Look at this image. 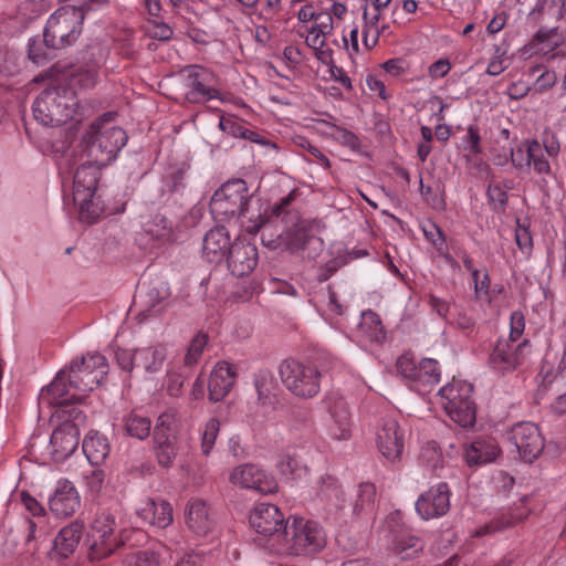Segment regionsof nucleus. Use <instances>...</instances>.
Instances as JSON below:
<instances>
[{
	"mask_svg": "<svg viewBox=\"0 0 566 566\" xmlns=\"http://www.w3.org/2000/svg\"><path fill=\"white\" fill-rule=\"evenodd\" d=\"M167 357V349L163 345L136 349V367H142L149 374L159 371Z\"/></svg>",
	"mask_w": 566,
	"mask_h": 566,
	"instance_id": "nucleus-40",
	"label": "nucleus"
},
{
	"mask_svg": "<svg viewBox=\"0 0 566 566\" xmlns=\"http://www.w3.org/2000/svg\"><path fill=\"white\" fill-rule=\"evenodd\" d=\"M472 280L474 282V293L475 297L478 300H486L488 302H491L490 296V276L488 272H485L481 276L480 271H473Z\"/></svg>",
	"mask_w": 566,
	"mask_h": 566,
	"instance_id": "nucleus-58",
	"label": "nucleus"
},
{
	"mask_svg": "<svg viewBox=\"0 0 566 566\" xmlns=\"http://www.w3.org/2000/svg\"><path fill=\"white\" fill-rule=\"evenodd\" d=\"M83 140L86 159L78 166L76 175L95 174L108 166L126 145L127 135L122 128L99 118L90 126Z\"/></svg>",
	"mask_w": 566,
	"mask_h": 566,
	"instance_id": "nucleus-1",
	"label": "nucleus"
},
{
	"mask_svg": "<svg viewBox=\"0 0 566 566\" xmlns=\"http://www.w3.org/2000/svg\"><path fill=\"white\" fill-rule=\"evenodd\" d=\"M220 430V421L217 418L209 419L201 431V451L208 455L216 443Z\"/></svg>",
	"mask_w": 566,
	"mask_h": 566,
	"instance_id": "nucleus-51",
	"label": "nucleus"
},
{
	"mask_svg": "<svg viewBox=\"0 0 566 566\" xmlns=\"http://www.w3.org/2000/svg\"><path fill=\"white\" fill-rule=\"evenodd\" d=\"M473 387L463 380L447 384L439 390L441 406L448 416L461 427H471L475 422V403L472 400Z\"/></svg>",
	"mask_w": 566,
	"mask_h": 566,
	"instance_id": "nucleus-7",
	"label": "nucleus"
},
{
	"mask_svg": "<svg viewBox=\"0 0 566 566\" xmlns=\"http://www.w3.org/2000/svg\"><path fill=\"white\" fill-rule=\"evenodd\" d=\"M230 481L237 486L255 490L262 494L274 493L277 490V483L273 476L252 463L235 467L230 474Z\"/></svg>",
	"mask_w": 566,
	"mask_h": 566,
	"instance_id": "nucleus-21",
	"label": "nucleus"
},
{
	"mask_svg": "<svg viewBox=\"0 0 566 566\" xmlns=\"http://www.w3.org/2000/svg\"><path fill=\"white\" fill-rule=\"evenodd\" d=\"M128 566H159L157 554L150 551H138L126 559Z\"/></svg>",
	"mask_w": 566,
	"mask_h": 566,
	"instance_id": "nucleus-59",
	"label": "nucleus"
},
{
	"mask_svg": "<svg viewBox=\"0 0 566 566\" xmlns=\"http://www.w3.org/2000/svg\"><path fill=\"white\" fill-rule=\"evenodd\" d=\"M381 67L391 76H400L409 70L408 62L399 57L387 60L381 64Z\"/></svg>",
	"mask_w": 566,
	"mask_h": 566,
	"instance_id": "nucleus-64",
	"label": "nucleus"
},
{
	"mask_svg": "<svg viewBox=\"0 0 566 566\" xmlns=\"http://www.w3.org/2000/svg\"><path fill=\"white\" fill-rule=\"evenodd\" d=\"M279 375L285 388L297 398L311 399L321 391L322 374L311 361L284 359L279 366Z\"/></svg>",
	"mask_w": 566,
	"mask_h": 566,
	"instance_id": "nucleus-6",
	"label": "nucleus"
},
{
	"mask_svg": "<svg viewBox=\"0 0 566 566\" xmlns=\"http://www.w3.org/2000/svg\"><path fill=\"white\" fill-rule=\"evenodd\" d=\"M392 532V551L401 559H410L422 551L423 544L421 539L412 535L407 530H396Z\"/></svg>",
	"mask_w": 566,
	"mask_h": 566,
	"instance_id": "nucleus-36",
	"label": "nucleus"
},
{
	"mask_svg": "<svg viewBox=\"0 0 566 566\" xmlns=\"http://www.w3.org/2000/svg\"><path fill=\"white\" fill-rule=\"evenodd\" d=\"M32 109L34 118L44 126H57L82 119L76 97L69 94L60 81L50 84L36 97Z\"/></svg>",
	"mask_w": 566,
	"mask_h": 566,
	"instance_id": "nucleus-4",
	"label": "nucleus"
},
{
	"mask_svg": "<svg viewBox=\"0 0 566 566\" xmlns=\"http://www.w3.org/2000/svg\"><path fill=\"white\" fill-rule=\"evenodd\" d=\"M564 41V35L558 28H541L531 41L523 46L522 55L525 59L537 56L548 61L558 56H566V53L559 50Z\"/></svg>",
	"mask_w": 566,
	"mask_h": 566,
	"instance_id": "nucleus-19",
	"label": "nucleus"
},
{
	"mask_svg": "<svg viewBox=\"0 0 566 566\" xmlns=\"http://www.w3.org/2000/svg\"><path fill=\"white\" fill-rule=\"evenodd\" d=\"M419 458L426 467L432 470H437L442 467V453L436 441H427L423 443Z\"/></svg>",
	"mask_w": 566,
	"mask_h": 566,
	"instance_id": "nucleus-50",
	"label": "nucleus"
},
{
	"mask_svg": "<svg viewBox=\"0 0 566 566\" xmlns=\"http://www.w3.org/2000/svg\"><path fill=\"white\" fill-rule=\"evenodd\" d=\"M175 423V412L165 411L157 418L153 431L155 454L158 463L165 468L171 465L177 455V436L174 429Z\"/></svg>",
	"mask_w": 566,
	"mask_h": 566,
	"instance_id": "nucleus-15",
	"label": "nucleus"
},
{
	"mask_svg": "<svg viewBox=\"0 0 566 566\" xmlns=\"http://www.w3.org/2000/svg\"><path fill=\"white\" fill-rule=\"evenodd\" d=\"M510 186L504 182V179H491L488 186V197L493 205L494 210H503L507 201L506 189Z\"/></svg>",
	"mask_w": 566,
	"mask_h": 566,
	"instance_id": "nucleus-49",
	"label": "nucleus"
},
{
	"mask_svg": "<svg viewBox=\"0 0 566 566\" xmlns=\"http://www.w3.org/2000/svg\"><path fill=\"white\" fill-rule=\"evenodd\" d=\"M537 10L543 15H547L557 21L564 17V0H539Z\"/></svg>",
	"mask_w": 566,
	"mask_h": 566,
	"instance_id": "nucleus-56",
	"label": "nucleus"
},
{
	"mask_svg": "<svg viewBox=\"0 0 566 566\" xmlns=\"http://www.w3.org/2000/svg\"><path fill=\"white\" fill-rule=\"evenodd\" d=\"M29 59L38 65L48 61L49 52L43 48L40 40L29 41Z\"/></svg>",
	"mask_w": 566,
	"mask_h": 566,
	"instance_id": "nucleus-63",
	"label": "nucleus"
},
{
	"mask_svg": "<svg viewBox=\"0 0 566 566\" xmlns=\"http://www.w3.org/2000/svg\"><path fill=\"white\" fill-rule=\"evenodd\" d=\"M169 289L166 283L157 282L151 286L147 296V308L143 312L146 316L159 314L168 304Z\"/></svg>",
	"mask_w": 566,
	"mask_h": 566,
	"instance_id": "nucleus-43",
	"label": "nucleus"
},
{
	"mask_svg": "<svg viewBox=\"0 0 566 566\" xmlns=\"http://www.w3.org/2000/svg\"><path fill=\"white\" fill-rule=\"evenodd\" d=\"M250 201L249 189L244 179H228L217 189L210 201L212 214L226 220L234 216H244Z\"/></svg>",
	"mask_w": 566,
	"mask_h": 566,
	"instance_id": "nucleus-10",
	"label": "nucleus"
},
{
	"mask_svg": "<svg viewBox=\"0 0 566 566\" xmlns=\"http://www.w3.org/2000/svg\"><path fill=\"white\" fill-rule=\"evenodd\" d=\"M277 468L283 475L292 480L301 479L307 473V468L302 464L301 460L290 453L280 457Z\"/></svg>",
	"mask_w": 566,
	"mask_h": 566,
	"instance_id": "nucleus-46",
	"label": "nucleus"
},
{
	"mask_svg": "<svg viewBox=\"0 0 566 566\" xmlns=\"http://www.w3.org/2000/svg\"><path fill=\"white\" fill-rule=\"evenodd\" d=\"M107 360L98 353H88L81 359H73L67 368V380L71 388L78 391L84 399L87 392L95 389L107 375Z\"/></svg>",
	"mask_w": 566,
	"mask_h": 566,
	"instance_id": "nucleus-8",
	"label": "nucleus"
},
{
	"mask_svg": "<svg viewBox=\"0 0 566 566\" xmlns=\"http://www.w3.org/2000/svg\"><path fill=\"white\" fill-rule=\"evenodd\" d=\"M116 517L111 512L96 515L87 534L90 558L101 560L111 556L123 541L116 535Z\"/></svg>",
	"mask_w": 566,
	"mask_h": 566,
	"instance_id": "nucleus-12",
	"label": "nucleus"
},
{
	"mask_svg": "<svg viewBox=\"0 0 566 566\" xmlns=\"http://www.w3.org/2000/svg\"><path fill=\"white\" fill-rule=\"evenodd\" d=\"M527 514L528 511L523 507V502H521L518 506L501 511L489 523L476 527L472 533V537L495 535L524 520Z\"/></svg>",
	"mask_w": 566,
	"mask_h": 566,
	"instance_id": "nucleus-30",
	"label": "nucleus"
},
{
	"mask_svg": "<svg viewBox=\"0 0 566 566\" xmlns=\"http://www.w3.org/2000/svg\"><path fill=\"white\" fill-rule=\"evenodd\" d=\"M510 441L525 462H533L544 450V439L533 422H518L509 433Z\"/></svg>",
	"mask_w": 566,
	"mask_h": 566,
	"instance_id": "nucleus-18",
	"label": "nucleus"
},
{
	"mask_svg": "<svg viewBox=\"0 0 566 566\" xmlns=\"http://www.w3.org/2000/svg\"><path fill=\"white\" fill-rule=\"evenodd\" d=\"M208 344V336L205 334H198L196 335L187 350V354L185 356V364L187 366H192L197 364L203 353L205 347Z\"/></svg>",
	"mask_w": 566,
	"mask_h": 566,
	"instance_id": "nucleus-54",
	"label": "nucleus"
},
{
	"mask_svg": "<svg viewBox=\"0 0 566 566\" xmlns=\"http://www.w3.org/2000/svg\"><path fill=\"white\" fill-rule=\"evenodd\" d=\"M109 443L105 436L90 431L83 441V452L92 465L102 464L109 454Z\"/></svg>",
	"mask_w": 566,
	"mask_h": 566,
	"instance_id": "nucleus-37",
	"label": "nucleus"
},
{
	"mask_svg": "<svg viewBox=\"0 0 566 566\" xmlns=\"http://www.w3.org/2000/svg\"><path fill=\"white\" fill-rule=\"evenodd\" d=\"M525 329V317L521 311H514L510 316V335L506 340L517 344Z\"/></svg>",
	"mask_w": 566,
	"mask_h": 566,
	"instance_id": "nucleus-57",
	"label": "nucleus"
},
{
	"mask_svg": "<svg viewBox=\"0 0 566 566\" xmlns=\"http://www.w3.org/2000/svg\"><path fill=\"white\" fill-rule=\"evenodd\" d=\"M118 429L127 437L143 441L150 434L151 420L134 410L123 417Z\"/></svg>",
	"mask_w": 566,
	"mask_h": 566,
	"instance_id": "nucleus-38",
	"label": "nucleus"
},
{
	"mask_svg": "<svg viewBox=\"0 0 566 566\" xmlns=\"http://www.w3.org/2000/svg\"><path fill=\"white\" fill-rule=\"evenodd\" d=\"M39 400L41 405L65 406L74 402H81L83 398L71 388L67 380V369L60 370L52 382L40 392Z\"/></svg>",
	"mask_w": 566,
	"mask_h": 566,
	"instance_id": "nucleus-25",
	"label": "nucleus"
},
{
	"mask_svg": "<svg viewBox=\"0 0 566 566\" xmlns=\"http://www.w3.org/2000/svg\"><path fill=\"white\" fill-rule=\"evenodd\" d=\"M530 340L523 339L517 344L500 338L496 340L488 358L489 367L500 374L516 369L525 359V349Z\"/></svg>",
	"mask_w": 566,
	"mask_h": 566,
	"instance_id": "nucleus-17",
	"label": "nucleus"
},
{
	"mask_svg": "<svg viewBox=\"0 0 566 566\" xmlns=\"http://www.w3.org/2000/svg\"><path fill=\"white\" fill-rule=\"evenodd\" d=\"M396 369L406 385L420 395L429 392L441 378L439 363L432 358L416 361L409 354H403L397 359Z\"/></svg>",
	"mask_w": 566,
	"mask_h": 566,
	"instance_id": "nucleus-9",
	"label": "nucleus"
},
{
	"mask_svg": "<svg viewBox=\"0 0 566 566\" xmlns=\"http://www.w3.org/2000/svg\"><path fill=\"white\" fill-rule=\"evenodd\" d=\"M84 531V525L73 522L63 527L54 539L55 551L63 557L71 555L77 547Z\"/></svg>",
	"mask_w": 566,
	"mask_h": 566,
	"instance_id": "nucleus-39",
	"label": "nucleus"
},
{
	"mask_svg": "<svg viewBox=\"0 0 566 566\" xmlns=\"http://www.w3.org/2000/svg\"><path fill=\"white\" fill-rule=\"evenodd\" d=\"M376 495V488L371 483H361L358 488L357 500L354 505V512L359 514L360 512L369 509Z\"/></svg>",
	"mask_w": 566,
	"mask_h": 566,
	"instance_id": "nucleus-53",
	"label": "nucleus"
},
{
	"mask_svg": "<svg viewBox=\"0 0 566 566\" xmlns=\"http://www.w3.org/2000/svg\"><path fill=\"white\" fill-rule=\"evenodd\" d=\"M501 449L492 438H479L464 448V459L470 467L484 465L495 461Z\"/></svg>",
	"mask_w": 566,
	"mask_h": 566,
	"instance_id": "nucleus-31",
	"label": "nucleus"
},
{
	"mask_svg": "<svg viewBox=\"0 0 566 566\" xmlns=\"http://www.w3.org/2000/svg\"><path fill=\"white\" fill-rule=\"evenodd\" d=\"M297 20L303 24L312 23L306 28L305 43L322 64L329 65L333 62V45L337 44L333 18L329 13L318 12L313 4L306 3L297 11Z\"/></svg>",
	"mask_w": 566,
	"mask_h": 566,
	"instance_id": "nucleus-5",
	"label": "nucleus"
},
{
	"mask_svg": "<svg viewBox=\"0 0 566 566\" xmlns=\"http://www.w3.org/2000/svg\"><path fill=\"white\" fill-rule=\"evenodd\" d=\"M230 247V235L226 228H213L203 238L202 256L210 263H219L229 253Z\"/></svg>",
	"mask_w": 566,
	"mask_h": 566,
	"instance_id": "nucleus-32",
	"label": "nucleus"
},
{
	"mask_svg": "<svg viewBox=\"0 0 566 566\" xmlns=\"http://www.w3.org/2000/svg\"><path fill=\"white\" fill-rule=\"evenodd\" d=\"M451 491L446 482H439L420 494L416 501V512L422 520L444 516L450 510Z\"/></svg>",
	"mask_w": 566,
	"mask_h": 566,
	"instance_id": "nucleus-20",
	"label": "nucleus"
},
{
	"mask_svg": "<svg viewBox=\"0 0 566 566\" xmlns=\"http://www.w3.org/2000/svg\"><path fill=\"white\" fill-rule=\"evenodd\" d=\"M97 80V65L91 64L87 66H78L67 71L63 76V82H66L64 86L69 94H73L74 97L76 92L80 90L91 88L95 85Z\"/></svg>",
	"mask_w": 566,
	"mask_h": 566,
	"instance_id": "nucleus-35",
	"label": "nucleus"
},
{
	"mask_svg": "<svg viewBox=\"0 0 566 566\" xmlns=\"http://www.w3.org/2000/svg\"><path fill=\"white\" fill-rule=\"evenodd\" d=\"M515 241L518 249L528 254L533 249V238L527 226L517 222L515 229Z\"/></svg>",
	"mask_w": 566,
	"mask_h": 566,
	"instance_id": "nucleus-60",
	"label": "nucleus"
},
{
	"mask_svg": "<svg viewBox=\"0 0 566 566\" xmlns=\"http://www.w3.org/2000/svg\"><path fill=\"white\" fill-rule=\"evenodd\" d=\"M97 181L98 179H64L62 182L63 193H72L82 222L94 223L103 216L102 193L97 192Z\"/></svg>",
	"mask_w": 566,
	"mask_h": 566,
	"instance_id": "nucleus-11",
	"label": "nucleus"
},
{
	"mask_svg": "<svg viewBox=\"0 0 566 566\" xmlns=\"http://www.w3.org/2000/svg\"><path fill=\"white\" fill-rule=\"evenodd\" d=\"M137 515L150 525L167 527L172 522V507L164 500L149 499L137 510Z\"/></svg>",
	"mask_w": 566,
	"mask_h": 566,
	"instance_id": "nucleus-34",
	"label": "nucleus"
},
{
	"mask_svg": "<svg viewBox=\"0 0 566 566\" xmlns=\"http://www.w3.org/2000/svg\"><path fill=\"white\" fill-rule=\"evenodd\" d=\"M526 155V165L533 166L536 174H549L551 164L543 155L542 145L537 140H528L524 148L517 147L511 150L512 160L514 164L522 166Z\"/></svg>",
	"mask_w": 566,
	"mask_h": 566,
	"instance_id": "nucleus-33",
	"label": "nucleus"
},
{
	"mask_svg": "<svg viewBox=\"0 0 566 566\" xmlns=\"http://www.w3.org/2000/svg\"><path fill=\"white\" fill-rule=\"evenodd\" d=\"M325 544V533L317 522L294 516L286 520L281 538L270 544V548L279 555L312 556L319 553Z\"/></svg>",
	"mask_w": 566,
	"mask_h": 566,
	"instance_id": "nucleus-3",
	"label": "nucleus"
},
{
	"mask_svg": "<svg viewBox=\"0 0 566 566\" xmlns=\"http://www.w3.org/2000/svg\"><path fill=\"white\" fill-rule=\"evenodd\" d=\"M186 524L189 531L198 537H206L216 528V517L201 499H191L186 506Z\"/></svg>",
	"mask_w": 566,
	"mask_h": 566,
	"instance_id": "nucleus-27",
	"label": "nucleus"
},
{
	"mask_svg": "<svg viewBox=\"0 0 566 566\" xmlns=\"http://www.w3.org/2000/svg\"><path fill=\"white\" fill-rule=\"evenodd\" d=\"M228 269L238 277L249 275L258 264V249L244 240H237L229 249Z\"/></svg>",
	"mask_w": 566,
	"mask_h": 566,
	"instance_id": "nucleus-26",
	"label": "nucleus"
},
{
	"mask_svg": "<svg viewBox=\"0 0 566 566\" xmlns=\"http://www.w3.org/2000/svg\"><path fill=\"white\" fill-rule=\"evenodd\" d=\"M423 234L426 239L434 245L437 252L444 256L447 262L453 266L454 260L451 255L448 254V245L441 229L434 223L429 222L428 224L423 226Z\"/></svg>",
	"mask_w": 566,
	"mask_h": 566,
	"instance_id": "nucleus-47",
	"label": "nucleus"
},
{
	"mask_svg": "<svg viewBox=\"0 0 566 566\" xmlns=\"http://www.w3.org/2000/svg\"><path fill=\"white\" fill-rule=\"evenodd\" d=\"M406 441V430L394 417L381 418L376 429V447L389 462L400 461Z\"/></svg>",
	"mask_w": 566,
	"mask_h": 566,
	"instance_id": "nucleus-16",
	"label": "nucleus"
},
{
	"mask_svg": "<svg viewBox=\"0 0 566 566\" xmlns=\"http://www.w3.org/2000/svg\"><path fill=\"white\" fill-rule=\"evenodd\" d=\"M105 483V473L101 469H94L85 475V484L93 495H97L102 492Z\"/></svg>",
	"mask_w": 566,
	"mask_h": 566,
	"instance_id": "nucleus-62",
	"label": "nucleus"
},
{
	"mask_svg": "<svg viewBox=\"0 0 566 566\" xmlns=\"http://www.w3.org/2000/svg\"><path fill=\"white\" fill-rule=\"evenodd\" d=\"M254 387L258 394V400L263 405H272L274 401V376L270 369H259L254 374Z\"/></svg>",
	"mask_w": 566,
	"mask_h": 566,
	"instance_id": "nucleus-44",
	"label": "nucleus"
},
{
	"mask_svg": "<svg viewBox=\"0 0 566 566\" xmlns=\"http://www.w3.org/2000/svg\"><path fill=\"white\" fill-rule=\"evenodd\" d=\"M178 78L184 87L185 98L190 103H202L219 98L216 87V75L201 65H189L182 69Z\"/></svg>",
	"mask_w": 566,
	"mask_h": 566,
	"instance_id": "nucleus-13",
	"label": "nucleus"
},
{
	"mask_svg": "<svg viewBox=\"0 0 566 566\" xmlns=\"http://www.w3.org/2000/svg\"><path fill=\"white\" fill-rule=\"evenodd\" d=\"M359 336L370 343H381L385 338L386 332L381 321L371 310L361 313V321L358 326Z\"/></svg>",
	"mask_w": 566,
	"mask_h": 566,
	"instance_id": "nucleus-42",
	"label": "nucleus"
},
{
	"mask_svg": "<svg viewBox=\"0 0 566 566\" xmlns=\"http://www.w3.org/2000/svg\"><path fill=\"white\" fill-rule=\"evenodd\" d=\"M327 417L324 420V432L327 438L336 441L352 437V412L346 400L338 394H328L324 400Z\"/></svg>",
	"mask_w": 566,
	"mask_h": 566,
	"instance_id": "nucleus-14",
	"label": "nucleus"
},
{
	"mask_svg": "<svg viewBox=\"0 0 566 566\" xmlns=\"http://www.w3.org/2000/svg\"><path fill=\"white\" fill-rule=\"evenodd\" d=\"M461 148L471 157L482 153L481 136L476 127H468L465 135L461 138Z\"/></svg>",
	"mask_w": 566,
	"mask_h": 566,
	"instance_id": "nucleus-52",
	"label": "nucleus"
},
{
	"mask_svg": "<svg viewBox=\"0 0 566 566\" xmlns=\"http://www.w3.org/2000/svg\"><path fill=\"white\" fill-rule=\"evenodd\" d=\"M419 186L421 195L429 206L437 210L443 209L442 188L437 179H419Z\"/></svg>",
	"mask_w": 566,
	"mask_h": 566,
	"instance_id": "nucleus-45",
	"label": "nucleus"
},
{
	"mask_svg": "<svg viewBox=\"0 0 566 566\" xmlns=\"http://www.w3.org/2000/svg\"><path fill=\"white\" fill-rule=\"evenodd\" d=\"M392 0H367L363 11L361 42L366 50H370L378 43L381 32L387 28L380 27L379 21L384 11Z\"/></svg>",
	"mask_w": 566,
	"mask_h": 566,
	"instance_id": "nucleus-24",
	"label": "nucleus"
},
{
	"mask_svg": "<svg viewBox=\"0 0 566 566\" xmlns=\"http://www.w3.org/2000/svg\"><path fill=\"white\" fill-rule=\"evenodd\" d=\"M129 195L126 191L117 192L109 197L108 191L102 192L101 206L103 209V216L117 214L125 211L126 203Z\"/></svg>",
	"mask_w": 566,
	"mask_h": 566,
	"instance_id": "nucleus-48",
	"label": "nucleus"
},
{
	"mask_svg": "<svg viewBox=\"0 0 566 566\" xmlns=\"http://www.w3.org/2000/svg\"><path fill=\"white\" fill-rule=\"evenodd\" d=\"M329 136L340 145L352 149L357 150L360 147L359 138L350 130L333 126Z\"/></svg>",
	"mask_w": 566,
	"mask_h": 566,
	"instance_id": "nucleus-55",
	"label": "nucleus"
},
{
	"mask_svg": "<svg viewBox=\"0 0 566 566\" xmlns=\"http://www.w3.org/2000/svg\"><path fill=\"white\" fill-rule=\"evenodd\" d=\"M250 524L256 533L269 536V545L281 538L284 516L277 506L270 503H258L250 515Z\"/></svg>",
	"mask_w": 566,
	"mask_h": 566,
	"instance_id": "nucleus-22",
	"label": "nucleus"
},
{
	"mask_svg": "<svg viewBox=\"0 0 566 566\" xmlns=\"http://www.w3.org/2000/svg\"><path fill=\"white\" fill-rule=\"evenodd\" d=\"M143 228L144 233L154 242V245H161L172 239V224L160 213L146 221Z\"/></svg>",
	"mask_w": 566,
	"mask_h": 566,
	"instance_id": "nucleus-41",
	"label": "nucleus"
},
{
	"mask_svg": "<svg viewBox=\"0 0 566 566\" xmlns=\"http://www.w3.org/2000/svg\"><path fill=\"white\" fill-rule=\"evenodd\" d=\"M218 126L220 130L235 138H242L247 129L235 118L224 116H221Z\"/></svg>",
	"mask_w": 566,
	"mask_h": 566,
	"instance_id": "nucleus-61",
	"label": "nucleus"
},
{
	"mask_svg": "<svg viewBox=\"0 0 566 566\" xmlns=\"http://www.w3.org/2000/svg\"><path fill=\"white\" fill-rule=\"evenodd\" d=\"M78 430L74 422L66 421L51 434V452L56 459H65L73 454L78 447Z\"/></svg>",
	"mask_w": 566,
	"mask_h": 566,
	"instance_id": "nucleus-29",
	"label": "nucleus"
},
{
	"mask_svg": "<svg viewBox=\"0 0 566 566\" xmlns=\"http://www.w3.org/2000/svg\"><path fill=\"white\" fill-rule=\"evenodd\" d=\"M298 195V189H293L279 203L274 205L270 216L262 219V222L254 230L264 232L270 223L281 222L282 231L279 238H283L292 250L303 249L313 234L321 230L322 223L317 219L301 218L298 210L293 206V201Z\"/></svg>",
	"mask_w": 566,
	"mask_h": 566,
	"instance_id": "nucleus-2",
	"label": "nucleus"
},
{
	"mask_svg": "<svg viewBox=\"0 0 566 566\" xmlns=\"http://www.w3.org/2000/svg\"><path fill=\"white\" fill-rule=\"evenodd\" d=\"M237 380L233 365L219 361L211 371L208 389L211 401H221L232 389Z\"/></svg>",
	"mask_w": 566,
	"mask_h": 566,
	"instance_id": "nucleus-28",
	"label": "nucleus"
},
{
	"mask_svg": "<svg viewBox=\"0 0 566 566\" xmlns=\"http://www.w3.org/2000/svg\"><path fill=\"white\" fill-rule=\"evenodd\" d=\"M81 506V496L74 484L60 479L49 497V509L51 513L59 518L72 516Z\"/></svg>",
	"mask_w": 566,
	"mask_h": 566,
	"instance_id": "nucleus-23",
	"label": "nucleus"
}]
</instances>
